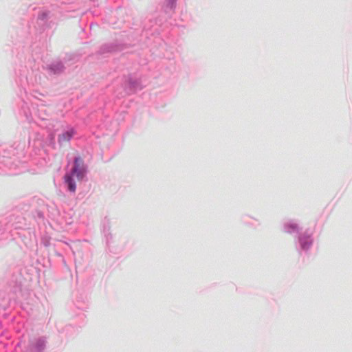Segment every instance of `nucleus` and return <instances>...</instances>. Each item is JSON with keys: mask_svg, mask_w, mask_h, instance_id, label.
<instances>
[{"mask_svg": "<svg viewBox=\"0 0 352 352\" xmlns=\"http://www.w3.org/2000/svg\"><path fill=\"white\" fill-rule=\"evenodd\" d=\"M85 168L83 165V161L80 157H76L74 160V167L72 169L71 174H67L65 176V182L67 184L68 189L71 192H75L76 184L72 178L73 175H76L78 180L83 178L85 174Z\"/></svg>", "mask_w": 352, "mask_h": 352, "instance_id": "obj_1", "label": "nucleus"}, {"mask_svg": "<svg viewBox=\"0 0 352 352\" xmlns=\"http://www.w3.org/2000/svg\"><path fill=\"white\" fill-rule=\"evenodd\" d=\"M74 135L73 130L67 131L66 132L63 133L58 138V141L60 143L67 142L69 141L72 137Z\"/></svg>", "mask_w": 352, "mask_h": 352, "instance_id": "obj_2", "label": "nucleus"}]
</instances>
